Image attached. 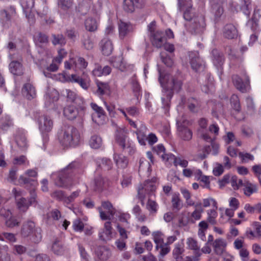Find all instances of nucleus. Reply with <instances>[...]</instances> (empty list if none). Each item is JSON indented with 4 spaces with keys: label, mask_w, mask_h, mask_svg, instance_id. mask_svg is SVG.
Masks as SVG:
<instances>
[{
    "label": "nucleus",
    "mask_w": 261,
    "mask_h": 261,
    "mask_svg": "<svg viewBox=\"0 0 261 261\" xmlns=\"http://www.w3.org/2000/svg\"><path fill=\"white\" fill-rule=\"evenodd\" d=\"M158 72L159 81L164 89V94L162 97V108L165 110V113H167L169 111L170 101L174 91L179 92L181 89L182 83L180 80L171 76L169 74H164L159 67Z\"/></svg>",
    "instance_id": "f257e3e1"
},
{
    "label": "nucleus",
    "mask_w": 261,
    "mask_h": 261,
    "mask_svg": "<svg viewBox=\"0 0 261 261\" xmlns=\"http://www.w3.org/2000/svg\"><path fill=\"white\" fill-rule=\"evenodd\" d=\"M84 172L81 162L73 161L60 172L54 173L51 177L54 179L55 184L59 187L68 188L74 184L76 175Z\"/></svg>",
    "instance_id": "f03ea898"
},
{
    "label": "nucleus",
    "mask_w": 261,
    "mask_h": 261,
    "mask_svg": "<svg viewBox=\"0 0 261 261\" xmlns=\"http://www.w3.org/2000/svg\"><path fill=\"white\" fill-rule=\"evenodd\" d=\"M58 139L65 147H75L80 141L78 130L73 126L64 125L58 132Z\"/></svg>",
    "instance_id": "7ed1b4c3"
},
{
    "label": "nucleus",
    "mask_w": 261,
    "mask_h": 261,
    "mask_svg": "<svg viewBox=\"0 0 261 261\" xmlns=\"http://www.w3.org/2000/svg\"><path fill=\"white\" fill-rule=\"evenodd\" d=\"M185 27L187 31L192 34H199L204 32L206 27L204 17L200 15L198 16L191 22H187Z\"/></svg>",
    "instance_id": "20e7f679"
},
{
    "label": "nucleus",
    "mask_w": 261,
    "mask_h": 261,
    "mask_svg": "<svg viewBox=\"0 0 261 261\" xmlns=\"http://www.w3.org/2000/svg\"><path fill=\"white\" fill-rule=\"evenodd\" d=\"M86 110V104H84L83 110L74 104L68 105L63 109V115L67 119L73 120L77 117L82 118L84 115Z\"/></svg>",
    "instance_id": "39448f33"
},
{
    "label": "nucleus",
    "mask_w": 261,
    "mask_h": 261,
    "mask_svg": "<svg viewBox=\"0 0 261 261\" xmlns=\"http://www.w3.org/2000/svg\"><path fill=\"white\" fill-rule=\"evenodd\" d=\"M179 10L184 12L183 16L187 22L194 21L198 15H196L192 8L191 0H178Z\"/></svg>",
    "instance_id": "423d86ee"
},
{
    "label": "nucleus",
    "mask_w": 261,
    "mask_h": 261,
    "mask_svg": "<svg viewBox=\"0 0 261 261\" xmlns=\"http://www.w3.org/2000/svg\"><path fill=\"white\" fill-rule=\"evenodd\" d=\"M188 122V121L182 119H178L176 121L179 137L182 140L187 141H190L193 136L192 130L186 126Z\"/></svg>",
    "instance_id": "0eeeda50"
},
{
    "label": "nucleus",
    "mask_w": 261,
    "mask_h": 261,
    "mask_svg": "<svg viewBox=\"0 0 261 261\" xmlns=\"http://www.w3.org/2000/svg\"><path fill=\"white\" fill-rule=\"evenodd\" d=\"M232 80L236 88L242 93L247 92L249 86V77L245 73L241 77L237 74L232 76Z\"/></svg>",
    "instance_id": "6e6552de"
},
{
    "label": "nucleus",
    "mask_w": 261,
    "mask_h": 261,
    "mask_svg": "<svg viewBox=\"0 0 261 261\" xmlns=\"http://www.w3.org/2000/svg\"><path fill=\"white\" fill-rule=\"evenodd\" d=\"M30 198L29 201L23 197L17 201V205L20 211L25 212L30 205H36L37 202L36 199L37 196L36 192L34 190H30Z\"/></svg>",
    "instance_id": "1a4fd4ad"
},
{
    "label": "nucleus",
    "mask_w": 261,
    "mask_h": 261,
    "mask_svg": "<svg viewBox=\"0 0 261 261\" xmlns=\"http://www.w3.org/2000/svg\"><path fill=\"white\" fill-rule=\"evenodd\" d=\"M38 121L39 130L42 134L48 133L52 130L54 123L50 117L43 115L39 117Z\"/></svg>",
    "instance_id": "9d476101"
},
{
    "label": "nucleus",
    "mask_w": 261,
    "mask_h": 261,
    "mask_svg": "<svg viewBox=\"0 0 261 261\" xmlns=\"http://www.w3.org/2000/svg\"><path fill=\"white\" fill-rule=\"evenodd\" d=\"M190 64L193 70L196 72L203 71L205 63L203 60L200 58L198 52H192L190 54Z\"/></svg>",
    "instance_id": "9b49d317"
},
{
    "label": "nucleus",
    "mask_w": 261,
    "mask_h": 261,
    "mask_svg": "<svg viewBox=\"0 0 261 261\" xmlns=\"http://www.w3.org/2000/svg\"><path fill=\"white\" fill-rule=\"evenodd\" d=\"M65 93L67 101L72 102L77 106H79L82 110H84V104L86 103L82 97L78 96L74 91L69 89H66Z\"/></svg>",
    "instance_id": "f8f14e48"
},
{
    "label": "nucleus",
    "mask_w": 261,
    "mask_h": 261,
    "mask_svg": "<svg viewBox=\"0 0 261 261\" xmlns=\"http://www.w3.org/2000/svg\"><path fill=\"white\" fill-rule=\"evenodd\" d=\"M150 40L152 45L156 48L162 47L166 42V37L163 31L158 30L150 35Z\"/></svg>",
    "instance_id": "ddd939ff"
},
{
    "label": "nucleus",
    "mask_w": 261,
    "mask_h": 261,
    "mask_svg": "<svg viewBox=\"0 0 261 261\" xmlns=\"http://www.w3.org/2000/svg\"><path fill=\"white\" fill-rule=\"evenodd\" d=\"M111 222H106L104 224V228L99 231L98 237L99 239L104 242L111 240L113 238Z\"/></svg>",
    "instance_id": "4468645a"
},
{
    "label": "nucleus",
    "mask_w": 261,
    "mask_h": 261,
    "mask_svg": "<svg viewBox=\"0 0 261 261\" xmlns=\"http://www.w3.org/2000/svg\"><path fill=\"white\" fill-rule=\"evenodd\" d=\"M14 137L16 144L21 150H25L28 148V144L24 130L20 128L17 129Z\"/></svg>",
    "instance_id": "2eb2a0df"
},
{
    "label": "nucleus",
    "mask_w": 261,
    "mask_h": 261,
    "mask_svg": "<svg viewBox=\"0 0 261 261\" xmlns=\"http://www.w3.org/2000/svg\"><path fill=\"white\" fill-rule=\"evenodd\" d=\"M223 36L228 39L236 38L238 36L236 27L231 23L226 24L223 29Z\"/></svg>",
    "instance_id": "dca6fc26"
},
{
    "label": "nucleus",
    "mask_w": 261,
    "mask_h": 261,
    "mask_svg": "<svg viewBox=\"0 0 261 261\" xmlns=\"http://www.w3.org/2000/svg\"><path fill=\"white\" fill-rule=\"evenodd\" d=\"M162 159L166 161H173L175 166L179 165L182 167L186 168L188 165V161L182 159L180 158L176 157L172 154H163L162 155Z\"/></svg>",
    "instance_id": "f3484780"
},
{
    "label": "nucleus",
    "mask_w": 261,
    "mask_h": 261,
    "mask_svg": "<svg viewBox=\"0 0 261 261\" xmlns=\"http://www.w3.org/2000/svg\"><path fill=\"white\" fill-rule=\"evenodd\" d=\"M95 254L102 261L107 260L111 255V250L105 246H99L95 248Z\"/></svg>",
    "instance_id": "a211bd4d"
},
{
    "label": "nucleus",
    "mask_w": 261,
    "mask_h": 261,
    "mask_svg": "<svg viewBox=\"0 0 261 261\" xmlns=\"http://www.w3.org/2000/svg\"><path fill=\"white\" fill-rule=\"evenodd\" d=\"M36 228L33 221L29 220L24 222L21 227V235L24 238L28 237L33 233Z\"/></svg>",
    "instance_id": "6ab92c4d"
},
{
    "label": "nucleus",
    "mask_w": 261,
    "mask_h": 261,
    "mask_svg": "<svg viewBox=\"0 0 261 261\" xmlns=\"http://www.w3.org/2000/svg\"><path fill=\"white\" fill-rule=\"evenodd\" d=\"M51 250L55 254L62 255L66 251V248L60 239L56 238L53 241Z\"/></svg>",
    "instance_id": "aec40b11"
},
{
    "label": "nucleus",
    "mask_w": 261,
    "mask_h": 261,
    "mask_svg": "<svg viewBox=\"0 0 261 261\" xmlns=\"http://www.w3.org/2000/svg\"><path fill=\"white\" fill-rule=\"evenodd\" d=\"M101 52L105 56L110 55L113 50V45L110 39L107 38H103L99 43Z\"/></svg>",
    "instance_id": "412c9836"
},
{
    "label": "nucleus",
    "mask_w": 261,
    "mask_h": 261,
    "mask_svg": "<svg viewBox=\"0 0 261 261\" xmlns=\"http://www.w3.org/2000/svg\"><path fill=\"white\" fill-rule=\"evenodd\" d=\"M211 58L214 65L218 69L221 68L224 62L223 54L217 49H213L211 51Z\"/></svg>",
    "instance_id": "4be33fe9"
},
{
    "label": "nucleus",
    "mask_w": 261,
    "mask_h": 261,
    "mask_svg": "<svg viewBox=\"0 0 261 261\" xmlns=\"http://www.w3.org/2000/svg\"><path fill=\"white\" fill-rule=\"evenodd\" d=\"M34 0H20V5L26 17L32 18V11L34 6Z\"/></svg>",
    "instance_id": "5701e85b"
},
{
    "label": "nucleus",
    "mask_w": 261,
    "mask_h": 261,
    "mask_svg": "<svg viewBox=\"0 0 261 261\" xmlns=\"http://www.w3.org/2000/svg\"><path fill=\"white\" fill-rule=\"evenodd\" d=\"M22 93L29 99L31 100L36 96L35 88L30 83L25 84L22 88Z\"/></svg>",
    "instance_id": "b1692460"
},
{
    "label": "nucleus",
    "mask_w": 261,
    "mask_h": 261,
    "mask_svg": "<svg viewBox=\"0 0 261 261\" xmlns=\"http://www.w3.org/2000/svg\"><path fill=\"white\" fill-rule=\"evenodd\" d=\"M184 251V246L182 243H177L175 244L172 250V256L175 261H182Z\"/></svg>",
    "instance_id": "393cba45"
},
{
    "label": "nucleus",
    "mask_w": 261,
    "mask_h": 261,
    "mask_svg": "<svg viewBox=\"0 0 261 261\" xmlns=\"http://www.w3.org/2000/svg\"><path fill=\"white\" fill-rule=\"evenodd\" d=\"M183 207V203L178 193L173 194L171 199V208L173 212L177 213Z\"/></svg>",
    "instance_id": "a878e982"
},
{
    "label": "nucleus",
    "mask_w": 261,
    "mask_h": 261,
    "mask_svg": "<svg viewBox=\"0 0 261 261\" xmlns=\"http://www.w3.org/2000/svg\"><path fill=\"white\" fill-rule=\"evenodd\" d=\"M90 106L94 113L92 114V119L94 121L95 117H97L100 120H103L106 117V113L102 108L99 107L96 103L91 102ZM95 121L96 122L97 120Z\"/></svg>",
    "instance_id": "bb28decb"
},
{
    "label": "nucleus",
    "mask_w": 261,
    "mask_h": 261,
    "mask_svg": "<svg viewBox=\"0 0 261 261\" xmlns=\"http://www.w3.org/2000/svg\"><path fill=\"white\" fill-rule=\"evenodd\" d=\"M186 105L188 109L192 113H197L201 107V101L195 98L190 97L188 99Z\"/></svg>",
    "instance_id": "cd10ccee"
},
{
    "label": "nucleus",
    "mask_w": 261,
    "mask_h": 261,
    "mask_svg": "<svg viewBox=\"0 0 261 261\" xmlns=\"http://www.w3.org/2000/svg\"><path fill=\"white\" fill-rule=\"evenodd\" d=\"M118 29L119 37L121 39H123L133 31V27L130 24L121 21L119 23Z\"/></svg>",
    "instance_id": "c85d7f7f"
},
{
    "label": "nucleus",
    "mask_w": 261,
    "mask_h": 261,
    "mask_svg": "<svg viewBox=\"0 0 261 261\" xmlns=\"http://www.w3.org/2000/svg\"><path fill=\"white\" fill-rule=\"evenodd\" d=\"M45 105H48L59 99V93L55 89H48L45 96Z\"/></svg>",
    "instance_id": "c756f323"
},
{
    "label": "nucleus",
    "mask_w": 261,
    "mask_h": 261,
    "mask_svg": "<svg viewBox=\"0 0 261 261\" xmlns=\"http://www.w3.org/2000/svg\"><path fill=\"white\" fill-rule=\"evenodd\" d=\"M146 129V126L142 125L135 132L138 142L141 145H146V141L147 140Z\"/></svg>",
    "instance_id": "7c9ffc66"
},
{
    "label": "nucleus",
    "mask_w": 261,
    "mask_h": 261,
    "mask_svg": "<svg viewBox=\"0 0 261 261\" xmlns=\"http://www.w3.org/2000/svg\"><path fill=\"white\" fill-rule=\"evenodd\" d=\"M10 72L16 75H21L23 74L22 64L18 61H12L9 64Z\"/></svg>",
    "instance_id": "2f4dec72"
},
{
    "label": "nucleus",
    "mask_w": 261,
    "mask_h": 261,
    "mask_svg": "<svg viewBox=\"0 0 261 261\" xmlns=\"http://www.w3.org/2000/svg\"><path fill=\"white\" fill-rule=\"evenodd\" d=\"M96 84L97 87L96 94L98 95L108 94L110 93V87L107 83L97 80Z\"/></svg>",
    "instance_id": "473e14b6"
},
{
    "label": "nucleus",
    "mask_w": 261,
    "mask_h": 261,
    "mask_svg": "<svg viewBox=\"0 0 261 261\" xmlns=\"http://www.w3.org/2000/svg\"><path fill=\"white\" fill-rule=\"evenodd\" d=\"M70 81L78 83L83 89H88L90 86V80L89 78L83 79L80 76L72 74Z\"/></svg>",
    "instance_id": "72a5a7b5"
},
{
    "label": "nucleus",
    "mask_w": 261,
    "mask_h": 261,
    "mask_svg": "<svg viewBox=\"0 0 261 261\" xmlns=\"http://www.w3.org/2000/svg\"><path fill=\"white\" fill-rule=\"evenodd\" d=\"M214 251L217 255H221L226 246V242L222 239H216L213 243Z\"/></svg>",
    "instance_id": "f704fd0d"
},
{
    "label": "nucleus",
    "mask_w": 261,
    "mask_h": 261,
    "mask_svg": "<svg viewBox=\"0 0 261 261\" xmlns=\"http://www.w3.org/2000/svg\"><path fill=\"white\" fill-rule=\"evenodd\" d=\"M94 184V190L97 191H101L107 186L106 180L101 175L95 176Z\"/></svg>",
    "instance_id": "c9c22d12"
},
{
    "label": "nucleus",
    "mask_w": 261,
    "mask_h": 261,
    "mask_svg": "<svg viewBox=\"0 0 261 261\" xmlns=\"http://www.w3.org/2000/svg\"><path fill=\"white\" fill-rule=\"evenodd\" d=\"M19 181L20 184L24 185L25 187H32L31 190H34L35 191V188L38 185L37 180L31 179L30 177H25L24 176H21L19 177Z\"/></svg>",
    "instance_id": "e433bc0d"
},
{
    "label": "nucleus",
    "mask_w": 261,
    "mask_h": 261,
    "mask_svg": "<svg viewBox=\"0 0 261 261\" xmlns=\"http://www.w3.org/2000/svg\"><path fill=\"white\" fill-rule=\"evenodd\" d=\"M86 29L89 32H95L98 27L97 21L92 17H89L86 19L85 22Z\"/></svg>",
    "instance_id": "4c0bfd02"
},
{
    "label": "nucleus",
    "mask_w": 261,
    "mask_h": 261,
    "mask_svg": "<svg viewBox=\"0 0 261 261\" xmlns=\"http://www.w3.org/2000/svg\"><path fill=\"white\" fill-rule=\"evenodd\" d=\"M126 134L123 130H120L116 132L115 136L116 141L123 149L126 147Z\"/></svg>",
    "instance_id": "58836bf2"
},
{
    "label": "nucleus",
    "mask_w": 261,
    "mask_h": 261,
    "mask_svg": "<svg viewBox=\"0 0 261 261\" xmlns=\"http://www.w3.org/2000/svg\"><path fill=\"white\" fill-rule=\"evenodd\" d=\"M81 191L77 190L73 192L70 195L68 196H66L65 199V205L70 210L73 209V206L72 204L74 200L79 196Z\"/></svg>",
    "instance_id": "ea45409f"
},
{
    "label": "nucleus",
    "mask_w": 261,
    "mask_h": 261,
    "mask_svg": "<svg viewBox=\"0 0 261 261\" xmlns=\"http://www.w3.org/2000/svg\"><path fill=\"white\" fill-rule=\"evenodd\" d=\"M114 159L119 168H125L126 167L128 164V160L124 155L115 154Z\"/></svg>",
    "instance_id": "a19ab883"
},
{
    "label": "nucleus",
    "mask_w": 261,
    "mask_h": 261,
    "mask_svg": "<svg viewBox=\"0 0 261 261\" xmlns=\"http://www.w3.org/2000/svg\"><path fill=\"white\" fill-rule=\"evenodd\" d=\"M89 145L93 149L99 148L102 145L101 138L96 135H93L89 140Z\"/></svg>",
    "instance_id": "79ce46f5"
},
{
    "label": "nucleus",
    "mask_w": 261,
    "mask_h": 261,
    "mask_svg": "<svg viewBox=\"0 0 261 261\" xmlns=\"http://www.w3.org/2000/svg\"><path fill=\"white\" fill-rule=\"evenodd\" d=\"M113 66L121 71H123L126 68V64L121 56L116 57L112 60Z\"/></svg>",
    "instance_id": "37998d69"
},
{
    "label": "nucleus",
    "mask_w": 261,
    "mask_h": 261,
    "mask_svg": "<svg viewBox=\"0 0 261 261\" xmlns=\"http://www.w3.org/2000/svg\"><path fill=\"white\" fill-rule=\"evenodd\" d=\"M257 191V187L255 185L249 182L248 181L245 180L244 193L245 195L250 196L253 193H256Z\"/></svg>",
    "instance_id": "c03bdc74"
},
{
    "label": "nucleus",
    "mask_w": 261,
    "mask_h": 261,
    "mask_svg": "<svg viewBox=\"0 0 261 261\" xmlns=\"http://www.w3.org/2000/svg\"><path fill=\"white\" fill-rule=\"evenodd\" d=\"M241 10L247 16H249L252 10L251 0H241Z\"/></svg>",
    "instance_id": "a18cd8bd"
},
{
    "label": "nucleus",
    "mask_w": 261,
    "mask_h": 261,
    "mask_svg": "<svg viewBox=\"0 0 261 261\" xmlns=\"http://www.w3.org/2000/svg\"><path fill=\"white\" fill-rule=\"evenodd\" d=\"M13 125V120L9 115H6L3 117L1 121L0 126L3 130H7L10 127Z\"/></svg>",
    "instance_id": "49530a36"
},
{
    "label": "nucleus",
    "mask_w": 261,
    "mask_h": 261,
    "mask_svg": "<svg viewBox=\"0 0 261 261\" xmlns=\"http://www.w3.org/2000/svg\"><path fill=\"white\" fill-rule=\"evenodd\" d=\"M212 11L215 18L219 19L223 13V8L220 4L214 3L212 6Z\"/></svg>",
    "instance_id": "de8ad7c7"
},
{
    "label": "nucleus",
    "mask_w": 261,
    "mask_h": 261,
    "mask_svg": "<svg viewBox=\"0 0 261 261\" xmlns=\"http://www.w3.org/2000/svg\"><path fill=\"white\" fill-rule=\"evenodd\" d=\"M136 8V5L133 0H124L123 3V9L127 13H133Z\"/></svg>",
    "instance_id": "09e8293b"
},
{
    "label": "nucleus",
    "mask_w": 261,
    "mask_h": 261,
    "mask_svg": "<svg viewBox=\"0 0 261 261\" xmlns=\"http://www.w3.org/2000/svg\"><path fill=\"white\" fill-rule=\"evenodd\" d=\"M153 240L156 244V249H159L160 245L164 244V234L160 231L154 232L152 233Z\"/></svg>",
    "instance_id": "8fccbe9b"
},
{
    "label": "nucleus",
    "mask_w": 261,
    "mask_h": 261,
    "mask_svg": "<svg viewBox=\"0 0 261 261\" xmlns=\"http://www.w3.org/2000/svg\"><path fill=\"white\" fill-rule=\"evenodd\" d=\"M231 106L233 109L237 113L241 112V107L240 103V100L238 96L237 95L233 94L230 98Z\"/></svg>",
    "instance_id": "3c124183"
},
{
    "label": "nucleus",
    "mask_w": 261,
    "mask_h": 261,
    "mask_svg": "<svg viewBox=\"0 0 261 261\" xmlns=\"http://www.w3.org/2000/svg\"><path fill=\"white\" fill-rule=\"evenodd\" d=\"M52 37V43L55 45H64L66 43L65 38L62 34H53Z\"/></svg>",
    "instance_id": "603ef678"
},
{
    "label": "nucleus",
    "mask_w": 261,
    "mask_h": 261,
    "mask_svg": "<svg viewBox=\"0 0 261 261\" xmlns=\"http://www.w3.org/2000/svg\"><path fill=\"white\" fill-rule=\"evenodd\" d=\"M82 43L84 47L87 50L91 49L93 47V43L88 34L83 35Z\"/></svg>",
    "instance_id": "864d4df0"
},
{
    "label": "nucleus",
    "mask_w": 261,
    "mask_h": 261,
    "mask_svg": "<svg viewBox=\"0 0 261 261\" xmlns=\"http://www.w3.org/2000/svg\"><path fill=\"white\" fill-rule=\"evenodd\" d=\"M50 196L51 197L56 199L57 200L62 201L65 205V199L66 195L64 191L61 190H56L51 193Z\"/></svg>",
    "instance_id": "5fc2aeb1"
},
{
    "label": "nucleus",
    "mask_w": 261,
    "mask_h": 261,
    "mask_svg": "<svg viewBox=\"0 0 261 261\" xmlns=\"http://www.w3.org/2000/svg\"><path fill=\"white\" fill-rule=\"evenodd\" d=\"M31 240L35 243H38L42 240L41 229L39 227H37L33 233L31 234Z\"/></svg>",
    "instance_id": "6e6d98bb"
},
{
    "label": "nucleus",
    "mask_w": 261,
    "mask_h": 261,
    "mask_svg": "<svg viewBox=\"0 0 261 261\" xmlns=\"http://www.w3.org/2000/svg\"><path fill=\"white\" fill-rule=\"evenodd\" d=\"M113 166V163L111 160L108 158H103L101 160L99 164L100 167L104 170H110Z\"/></svg>",
    "instance_id": "4d7b16f0"
},
{
    "label": "nucleus",
    "mask_w": 261,
    "mask_h": 261,
    "mask_svg": "<svg viewBox=\"0 0 261 261\" xmlns=\"http://www.w3.org/2000/svg\"><path fill=\"white\" fill-rule=\"evenodd\" d=\"M140 165L139 168V172L144 170L145 168L147 169V171L149 174L151 171L150 164L149 162L144 159H141L140 160Z\"/></svg>",
    "instance_id": "13d9d810"
},
{
    "label": "nucleus",
    "mask_w": 261,
    "mask_h": 261,
    "mask_svg": "<svg viewBox=\"0 0 261 261\" xmlns=\"http://www.w3.org/2000/svg\"><path fill=\"white\" fill-rule=\"evenodd\" d=\"M187 248L190 250H195L200 247L198 245L197 241L192 238H189L187 240Z\"/></svg>",
    "instance_id": "bf43d9fd"
},
{
    "label": "nucleus",
    "mask_w": 261,
    "mask_h": 261,
    "mask_svg": "<svg viewBox=\"0 0 261 261\" xmlns=\"http://www.w3.org/2000/svg\"><path fill=\"white\" fill-rule=\"evenodd\" d=\"M98 210L99 212L100 218L102 220H109L108 221H110L114 216V215L108 214V211H103L101 207H98Z\"/></svg>",
    "instance_id": "052dcab7"
},
{
    "label": "nucleus",
    "mask_w": 261,
    "mask_h": 261,
    "mask_svg": "<svg viewBox=\"0 0 261 261\" xmlns=\"http://www.w3.org/2000/svg\"><path fill=\"white\" fill-rule=\"evenodd\" d=\"M102 207L108 211V214L115 215V209L113 207L112 203L109 201H104L102 202Z\"/></svg>",
    "instance_id": "680f3d73"
},
{
    "label": "nucleus",
    "mask_w": 261,
    "mask_h": 261,
    "mask_svg": "<svg viewBox=\"0 0 261 261\" xmlns=\"http://www.w3.org/2000/svg\"><path fill=\"white\" fill-rule=\"evenodd\" d=\"M161 58L162 62L168 67H172L173 64V60L164 53L161 54Z\"/></svg>",
    "instance_id": "e2e57ef3"
},
{
    "label": "nucleus",
    "mask_w": 261,
    "mask_h": 261,
    "mask_svg": "<svg viewBox=\"0 0 261 261\" xmlns=\"http://www.w3.org/2000/svg\"><path fill=\"white\" fill-rule=\"evenodd\" d=\"M73 229L76 231H82L84 229V224L81 219L75 220L73 222Z\"/></svg>",
    "instance_id": "0e129e2a"
},
{
    "label": "nucleus",
    "mask_w": 261,
    "mask_h": 261,
    "mask_svg": "<svg viewBox=\"0 0 261 261\" xmlns=\"http://www.w3.org/2000/svg\"><path fill=\"white\" fill-rule=\"evenodd\" d=\"M157 206L158 205L154 201L148 199L146 208L150 213H155L157 211Z\"/></svg>",
    "instance_id": "69168bd1"
},
{
    "label": "nucleus",
    "mask_w": 261,
    "mask_h": 261,
    "mask_svg": "<svg viewBox=\"0 0 261 261\" xmlns=\"http://www.w3.org/2000/svg\"><path fill=\"white\" fill-rule=\"evenodd\" d=\"M80 255L84 261H89V255L86 252L85 248L81 244L78 245Z\"/></svg>",
    "instance_id": "338daca9"
},
{
    "label": "nucleus",
    "mask_w": 261,
    "mask_h": 261,
    "mask_svg": "<svg viewBox=\"0 0 261 261\" xmlns=\"http://www.w3.org/2000/svg\"><path fill=\"white\" fill-rule=\"evenodd\" d=\"M72 2L71 0H60L59 6L63 10H66L71 7Z\"/></svg>",
    "instance_id": "774afa93"
}]
</instances>
